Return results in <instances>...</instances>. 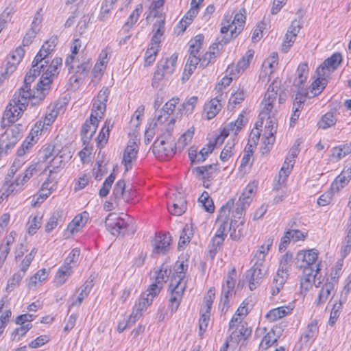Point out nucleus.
<instances>
[{
	"label": "nucleus",
	"instance_id": "a19ab883",
	"mask_svg": "<svg viewBox=\"0 0 351 351\" xmlns=\"http://www.w3.org/2000/svg\"><path fill=\"white\" fill-rule=\"evenodd\" d=\"M112 195L115 199H122L125 202H131L136 197L134 191H125V182L123 180H119L114 186Z\"/></svg>",
	"mask_w": 351,
	"mask_h": 351
},
{
	"label": "nucleus",
	"instance_id": "37998d69",
	"mask_svg": "<svg viewBox=\"0 0 351 351\" xmlns=\"http://www.w3.org/2000/svg\"><path fill=\"white\" fill-rule=\"evenodd\" d=\"M350 180L351 167H345L341 173L335 178L330 187L335 193H339L348 185Z\"/></svg>",
	"mask_w": 351,
	"mask_h": 351
},
{
	"label": "nucleus",
	"instance_id": "0eeeda50",
	"mask_svg": "<svg viewBox=\"0 0 351 351\" xmlns=\"http://www.w3.org/2000/svg\"><path fill=\"white\" fill-rule=\"evenodd\" d=\"M246 22V10L241 8L232 19V14L227 12L224 14L220 23V33H230L229 38L226 39L224 44L236 38L243 30Z\"/></svg>",
	"mask_w": 351,
	"mask_h": 351
},
{
	"label": "nucleus",
	"instance_id": "1a4fd4ad",
	"mask_svg": "<svg viewBox=\"0 0 351 351\" xmlns=\"http://www.w3.org/2000/svg\"><path fill=\"white\" fill-rule=\"evenodd\" d=\"M178 150L171 134H161L153 145L152 152L159 160H165L173 157Z\"/></svg>",
	"mask_w": 351,
	"mask_h": 351
},
{
	"label": "nucleus",
	"instance_id": "412c9836",
	"mask_svg": "<svg viewBox=\"0 0 351 351\" xmlns=\"http://www.w3.org/2000/svg\"><path fill=\"white\" fill-rule=\"evenodd\" d=\"M176 119L167 113L160 112V114L154 117L149 122V127H152L157 132L162 134H171L175 126Z\"/></svg>",
	"mask_w": 351,
	"mask_h": 351
},
{
	"label": "nucleus",
	"instance_id": "338daca9",
	"mask_svg": "<svg viewBox=\"0 0 351 351\" xmlns=\"http://www.w3.org/2000/svg\"><path fill=\"white\" fill-rule=\"evenodd\" d=\"M198 101L199 97L195 95L186 98L181 104L179 112L186 116L191 114L194 112Z\"/></svg>",
	"mask_w": 351,
	"mask_h": 351
},
{
	"label": "nucleus",
	"instance_id": "bf43d9fd",
	"mask_svg": "<svg viewBox=\"0 0 351 351\" xmlns=\"http://www.w3.org/2000/svg\"><path fill=\"white\" fill-rule=\"evenodd\" d=\"M274 243V238L272 237H269L266 238L263 241V243L259 247L258 250L256 251L254 258H256V261L259 263V265H263L265 260V257L269 253L272 245Z\"/></svg>",
	"mask_w": 351,
	"mask_h": 351
},
{
	"label": "nucleus",
	"instance_id": "e433bc0d",
	"mask_svg": "<svg viewBox=\"0 0 351 351\" xmlns=\"http://www.w3.org/2000/svg\"><path fill=\"white\" fill-rule=\"evenodd\" d=\"M236 278L237 270L235 267H232L227 273L224 283L222 285L221 294L223 297V305L225 306L228 305L230 294L235 287Z\"/></svg>",
	"mask_w": 351,
	"mask_h": 351
},
{
	"label": "nucleus",
	"instance_id": "2eb2a0df",
	"mask_svg": "<svg viewBox=\"0 0 351 351\" xmlns=\"http://www.w3.org/2000/svg\"><path fill=\"white\" fill-rule=\"evenodd\" d=\"M204 0H191L190 8L176 24L174 31L178 35H181L192 24L195 18L199 12L200 7Z\"/></svg>",
	"mask_w": 351,
	"mask_h": 351
},
{
	"label": "nucleus",
	"instance_id": "a878e982",
	"mask_svg": "<svg viewBox=\"0 0 351 351\" xmlns=\"http://www.w3.org/2000/svg\"><path fill=\"white\" fill-rule=\"evenodd\" d=\"M234 204L233 198L229 199L227 202L223 205L218 211L217 221L220 223V226L216 232L218 234L227 236L226 229L228 224V219L230 215L231 209Z\"/></svg>",
	"mask_w": 351,
	"mask_h": 351
},
{
	"label": "nucleus",
	"instance_id": "bb28decb",
	"mask_svg": "<svg viewBox=\"0 0 351 351\" xmlns=\"http://www.w3.org/2000/svg\"><path fill=\"white\" fill-rule=\"evenodd\" d=\"M341 62V54L337 52L334 53L317 68L316 73H320L322 76L330 77L331 73L338 68Z\"/></svg>",
	"mask_w": 351,
	"mask_h": 351
},
{
	"label": "nucleus",
	"instance_id": "052dcab7",
	"mask_svg": "<svg viewBox=\"0 0 351 351\" xmlns=\"http://www.w3.org/2000/svg\"><path fill=\"white\" fill-rule=\"evenodd\" d=\"M207 140L208 142L199 150L200 155L203 156L204 161L207 159L208 156L213 152L218 144L221 145L223 143L217 134L213 136L212 138H208Z\"/></svg>",
	"mask_w": 351,
	"mask_h": 351
},
{
	"label": "nucleus",
	"instance_id": "2f4dec72",
	"mask_svg": "<svg viewBox=\"0 0 351 351\" xmlns=\"http://www.w3.org/2000/svg\"><path fill=\"white\" fill-rule=\"evenodd\" d=\"M105 226L106 229L113 235H118L127 229V223L125 220L114 213H111L106 217Z\"/></svg>",
	"mask_w": 351,
	"mask_h": 351
},
{
	"label": "nucleus",
	"instance_id": "5701e85b",
	"mask_svg": "<svg viewBox=\"0 0 351 351\" xmlns=\"http://www.w3.org/2000/svg\"><path fill=\"white\" fill-rule=\"evenodd\" d=\"M254 49H248L236 64L232 63L227 66V71H230L235 77H240L250 67L254 60Z\"/></svg>",
	"mask_w": 351,
	"mask_h": 351
},
{
	"label": "nucleus",
	"instance_id": "dca6fc26",
	"mask_svg": "<svg viewBox=\"0 0 351 351\" xmlns=\"http://www.w3.org/2000/svg\"><path fill=\"white\" fill-rule=\"evenodd\" d=\"M109 93L110 91L106 87H103L98 92L96 97L93 99L90 119L98 122H100L104 119Z\"/></svg>",
	"mask_w": 351,
	"mask_h": 351
},
{
	"label": "nucleus",
	"instance_id": "f8f14e48",
	"mask_svg": "<svg viewBox=\"0 0 351 351\" xmlns=\"http://www.w3.org/2000/svg\"><path fill=\"white\" fill-rule=\"evenodd\" d=\"M27 108V105L19 98L13 99L6 106L3 112L1 127L5 128L12 126L13 123L17 121L23 115Z\"/></svg>",
	"mask_w": 351,
	"mask_h": 351
},
{
	"label": "nucleus",
	"instance_id": "b1692460",
	"mask_svg": "<svg viewBox=\"0 0 351 351\" xmlns=\"http://www.w3.org/2000/svg\"><path fill=\"white\" fill-rule=\"evenodd\" d=\"M278 54L277 52L271 53L263 62L260 71V79L269 82L271 77L275 73L278 67Z\"/></svg>",
	"mask_w": 351,
	"mask_h": 351
},
{
	"label": "nucleus",
	"instance_id": "c9c22d12",
	"mask_svg": "<svg viewBox=\"0 0 351 351\" xmlns=\"http://www.w3.org/2000/svg\"><path fill=\"white\" fill-rule=\"evenodd\" d=\"M222 107L221 95L216 96L204 104L202 114L207 120H211L219 114Z\"/></svg>",
	"mask_w": 351,
	"mask_h": 351
},
{
	"label": "nucleus",
	"instance_id": "473e14b6",
	"mask_svg": "<svg viewBox=\"0 0 351 351\" xmlns=\"http://www.w3.org/2000/svg\"><path fill=\"white\" fill-rule=\"evenodd\" d=\"M171 238L169 234L158 232L156 234L153 241V252L156 254H165L170 250Z\"/></svg>",
	"mask_w": 351,
	"mask_h": 351
},
{
	"label": "nucleus",
	"instance_id": "3c124183",
	"mask_svg": "<svg viewBox=\"0 0 351 351\" xmlns=\"http://www.w3.org/2000/svg\"><path fill=\"white\" fill-rule=\"evenodd\" d=\"M112 128V125L111 124L110 120L106 119L95 138L97 148L102 149L107 144L110 136V132Z\"/></svg>",
	"mask_w": 351,
	"mask_h": 351
},
{
	"label": "nucleus",
	"instance_id": "423d86ee",
	"mask_svg": "<svg viewBox=\"0 0 351 351\" xmlns=\"http://www.w3.org/2000/svg\"><path fill=\"white\" fill-rule=\"evenodd\" d=\"M258 186V181L253 180L243 189L238 200V205L232 213L230 222V230L234 232L238 229L240 232L244 224L245 210L250 206L255 197Z\"/></svg>",
	"mask_w": 351,
	"mask_h": 351
},
{
	"label": "nucleus",
	"instance_id": "39448f33",
	"mask_svg": "<svg viewBox=\"0 0 351 351\" xmlns=\"http://www.w3.org/2000/svg\"><path fill=\"white\" fill-rule=\"evenodd\" d=\"M188 267L187 261H178L174 266V272L169 285L171 295L168 308L171 313L177 311L183 298L186 287L185 276Z\"/></svg>",
	"mask_w": 351,
	"mask_h": 351
},
{
	"label": "nucleus",
	"instance_id": "4d7b16f0",
	"mask_svg": "<svg viewBox=\"0 0 351 351\" xmlns=\"http://www.w3.org/2000/svg\"><path fill=\"white\" fill-rule=\"evenodd\" d=\"M204 42V36L198 34L193 37L189 42V57L199 58V52L202 48Z\"/></svg>",
	"mask_w": 351,
	"mask_h": 351
},
{
	"label": "nucleus",
	"instance_id": "20e7f679",
	"mask_svg": "<svg viewBox=\"0 0 351 351\" xmlns=\"http://www.w3.org/2000/svg\"><path fill=\"white\" fill-rule=\"evenodd\" d=\"M41 154L43 162L47 163L45 170H49L47 178L50 179H58L57 174L72 158V154L69 147H62L57 151L56 145L52 143L43 147Z\"/></svg>",
	"mask_w": 351,
	"mask_h": 351
},
{
	"label": "nucleus",
	"instance_id": "5fc2aeb1",
	"mask_svg": "<svg viewBox=\"0 0 351 351\" xmlns=\"http://www.w3.org/2000/svg\"><path fill=\"white\" fill-rule=\"evenodd\" d=\"M317 77L313 81L309 86V91L311 94L310 97H315L320 95L326 88L329 77L327 76H322L320 73H316Z\"/></svg>",
	"mask_w": 351,
	"mask_h": 351
},
{
	"label": "nucleus",
	"instance_id": "603ef678",
	"mask_svg": "<svg viewBox=\"0 0 351 351\" xmlns=\"http://www.w3.org/2000/svg\"><path fill=\"white\" fill-rule=\"evenodd\" d=\"M92 288L93 285L91 282H86L84 283L78 289V295L77 297L73 296L71 298L69 307L80 306L83 300L88 296Z\"/></svg>",
	"mask_w": 351,
	"mask_h": 351
},
{
	"label": "nucleus",
	"instance_id": "f3484780",
	"mask_svg": "<svg viewBox=\"0 0 351 351\" xmlns=\"http://www.w3.org/2000/svg\"><path fill=\"white\" fill-rule=\"evenodd\" d=\"M260 138L261 137H258L257 141H254V139H253V132L251 131L248 143L244 149V154L241 159L240 165L238 168L239 173L242 176L248 173L252 167L254 150Z\"/></svg>",
	"mask_w": 351,
	"mask_h": 351
},
{
	"label": "nucleus",
	"instance_id": "8fccbe9b",
	"mask_svg": "<svg viewBox=\"0 0 351 351\" xmlns=\"http://www.w3.org/2000/svg\"><path fill=\"white\" fill-rule=\"evenodd\" d=\"M37 252V249L36 247H33L29 253L26 254L24 257L19 254L16 256L15 258L18 263V267L19 268V272L24 275L26 274L32 262L34 261Z\"/></svg>",
	"mask_w": 351,
	"mask_h": 351
},
{
	"label": "nucleus",
	"instance_id": "13d9d810",
	"mask_svg": "<svg viewBox=\"0 0 351 351\" xmlns=\"http://www.w3.org/2000/svg\"><path fill=\"white\" fill-rule=\"evenodd\" d=\"M293 256L291 252L287 251L279 259V267L277 274L289 276L291 268Z\"/></svg>",
	"mask_w": 351,
	"mask_h": 351
},
{
	"label": "nucleus",
	"instance_id": "cd10ccee",
	"mask_svg": "<svg viewBox=\"0 0 351 351\" xmlns=\"http://www.w3.org/2000/svg\"><path fill=\"white\" fill-rule=\"evenodd\" d=\"M169 212L173 215L180 216L186 209V201L183 193L176 192L169 197L167 201Z\"/></svg>",
	"mask_w": 351,
	"mask_h": 351
},
{
	"label": "nucleus",
	"instance_id": "7ed1b4c3",
	"mask_svg": "<svg viewBox=\"0 0 351 351\" xmlns=\"http://www.w3.org/2000/svg\"><path fill=\"white\" fill-rule=\"evenodd\" d=\"M319 250L315 248L301 250L297 252L296 259L301 270L300 279V293L304 297L313 287L315 276L321 270V263H318L315 269L313 265L318 260Z\"/></svg>",
	"mask_w": 351,
	"mask_h": 351
},
{
	"label": "nucleus",
	"instance_id": "393cba45",
	"mask_svg": "<svg viewBox=\"0 0 351 351\" xmlns=\"http://www.w3.org/2000/svg\"><path fill=\"white\" fill-rule=\"evenodd\" d=\"M89 219V213L84 210L76 215L68 223L64 230V235L69 238L81 232Z\"/></svg>",
	"mask_w": 351,
	"mask_h": 351
},
{
	"label": "nucleus",
	"instance_id": "6e6552de",
	"mask_svg": "<svg viewBox=\"0 0 351 351\" xmlns=\"http://www.w3.org/2000/svg\"><path fill=\"white\" fill-rule=\"evenodd\" d=\"M58 43V37L52 36L45 40L42 45L40 49L36 54L32 62V66L25 76L26 82H33L36 78V75L39 73L38 68H42L43 59H46L56 49Z\"/></svg>",
	"mask_w": 351,
	"mask_h": 351
},
{
	"label": "nucleus",
	"instance_id": "4468645a",
	"mask_svg": "<svg viewBox=\"0 0 351 351\" xmlns=\"http://www.w3.org/2000/svg\"><path fill=\"white\" fill-rule=\"evenodd\" d=\"M229 330L230 332L229 339L232 344H243L246 339L251 335L252 329L248 327L246 322H234L230 320Z\"/></svg>",
	"mask_w": 351,
	"mask_h": 351
},
{
	"label": "nucleus",
	"instance_id": "9b49d317",
	"mask_svg": "<svg viewBox=\"0 0 351 351\" xmlns=\"http://www.w3.org/2000/svg\"><path fill=\"white\" fill-rule=\"evenodd\" d=\"M130 140L123 151L121 163L125 171L132 169L135 164L139 150L140 138L138 133L134 132L129 134Z\"/></svg>",
	"mask_w": 351,
	"mask_h": 351
},
{
	"label": "nucleus",
	"instance_id": "de8ad7c7",
	"mask_svg": "<svg viewBox=\"0 0 351 351\" xmlns=\"http://www.w3.org/2000/svg\"><path fill=\"white\" fill-rule=\"evenodd\" d=\"M335 287L330 285L328 282H324L317 293L314 304L317 307L322 306L330 299L331 295H335Z\"/></svg>",
	"mask_w": 351,
	"mask_h": 351
},
{
	"label": "nucleus",
	"instance_id": "a18cd8bd",
	"mask_svg": "<svg viewBox=\"0 0 351 351\" xmlns=\"http://www.w3.org/2000/svg\"><path fill=\"white\" fill-rule=\"evenodd\" d=\"M254 306L252 297H247L240 304L230 320L234 322H245V319Z\"/></svg>",
	"mask_w": 351,
	"mask_h": 351
},
{
	"label": "nucleus",
	"instance_id": "72a5a7b5",
	"mask_svg": "<svg viewBox=\"0 0 351 351\" xmlns=\"http://www.w3.org/2000/svg\"><path fill=\"white\" fill-rule=\"evenodd\" d=\"M300 29L301 27L296 20L291 22L281 44L282 52L287 53L289 51L291 47L294 44Z\"/></svg>",
	"mask_w": 351,
	"mask_h": 351
},
{
	"label": "nucleus",
	"instance_id": "c03bdc74",
	"mask_svg": "<svg viewBox=\"0 0 351 351\" xmlns=\"http://www.w3.org/2000/svg\"><path fill=\"white\" fill-rule=\"evenodd\" d=\"M319 324L317 319H313L308 323L300 337V341L304 344L311 345L319 335Z\"/></svg>",
	"mask_w": 351,
	"mask_h": 351
},
{
	"label": "nucleus",
	"instance_id": "864d4df0",
	"mask_svg": "<svg viewBox=\"0 0 351 351\" xmlns=\"http://www.w3.org/2000/svg\"><path fill=\"white\" fill-rule=\"evenodd\" d=\"M195 133V127L190 126L178 138L176 142L178 150L181 152L187 147L193 141Z\"/></svg>",
	"mask_w": 351,
	"mask_h": 351
},
{
	"label": "nucleus",
	"instance_id": "09e8293b",
	"mask_svg": "<svg viewBox=\"0 0 351 351\" xmlns=\"http://www.w3.org/2000/svg\"><path fill=\"white\" fill-rule=\"evenodd\" d=\"M178 58V54L175 52L169 57L160 59L156 66L171 76L176 70Z\"/></svg>",
	"mask_w": 351,
	"mask_h": 351
},
{
	"label": "nucleus",
	"instance_id": "79ce46f5",
	"mask_svg": "<svg viewBox=\"0 0 351 351\" xmlns=\"http://www.w3.org/2000/svg\"><path fill=\"white\" fill-rule=\"evenodd\" d=\"M351 154V142L332 147L328 155L330 162H338L346 156Z\"/></svg>",
	"mask_w": 351,
	"mask_h": 351
},
{
	"label": "nucleus",
	"instance_id": "4c0bfd02",
	"mask_svg": "<svg viewBox=\"0 0 351 351\" xmlns=\"http://www.w3.org/2000/svg\"><path fill=\"white\" fill-rule=\"evenodd\" d=\"M291 156H287L285 158L279 171L278 182L280 184H284L291 173L295 163V158L298 154V148H292L291 149Z\"/></svg>",
	"mask_w": 351,
	"mask_h": 351
},
{
	"label": "nucleus",
	"instance_id": "c85d7f7f",
	"mask_svg": "<svg viewBox=\"0 0 351 351\" xmlns=\"http://www.w3.org/2000/svg\"><path fill=\"white\" fill-rule=\"evenodd\" d=\"M237 141L235 138H230L223 146L219 158L222 165H226L224 169L228 168L233 162L237 153Z\"/></svg>",
	"mask_w": 351,
	"mask_h": 351
},
{
	"label": "nucleus",
	"instance_id": "f257e3e1",
	"mask_svg": "<svg viewBox=\"0 0 351 351\" xmlns=\"http://www.w3.org/2000/svg\"><path fill=\"white\" fill-rule=\"evenodd\" d=\"M280 86V79L276 77L264 95L260 104L258 120L252 129L254 141H257L262 136L261 150L263 154L269 152L275 142L278 127L276 102Z\"/></svg>",
	"mask_w": 351,
	"mask_h": 351
},
{
	"label": "nucleus",
	"instance_id": "f03ea898",
	"mask_svg": "<svg viewBox=\"0 0 351 351\" xmlns=\"http://www.w3.org/2000/svg\"><path fill=\"white\" fill-rule=\"evenodd\" d=\"M43 67L38 68L39 73L36 77L43 73L36 87L32 90L30 84L24 80V85L19 90V96L25 100H29L32 105H38L49 93L51 84L60 72L62 65V59L60 57H55L49 63L46 59H43ZM42 64V63H40Z\"/></svg>",
	"mask_w": 351,
	"mask_h": 351
},
{
	"label": "nucleus",
	"instance_id": "f704fd0d",
	"mask_svg": "<svg viewBox=\"0 0 351 351\" xmlns=\"http://www.w3.org/2000/svg\"><path fill=\"white\" fill-rule=\"evenodd\" d=\"M247 96V90L241 84L233 88L228 100L227 108L228 110H233L241 106Z\"/></svg>",
	"mask_w": 351,
	"mask_h": 351
},
{
	"label": "nucleus",
	"instance_id": "6e6d98bb",
	"mask_svg": "<svg viewBox=\"0 0 351 351\" xmlns=\"http://www.w3.org/2000/svg\"><path fill=\"white\" fill-rule=\"evenodd\" d=\"M73 273V266H67L62 265L57 270L54 278L53 283L56 287L64 285L69 278Z\"/></svg>",
	"mask_w": 351,
	"mask_h": 351
},
{
	"label": "nucleus",
	"instance_id": "aec40b11",
	"mask_svg": "<svg viewBox=\"0 0 351 351\" xmlns=\"http://www.w3.org/2000/svg\"><path fill=\"white\" fill-rule=\"evenodd\" d=\"M25 55V50L22 47H18L7 57L6 62L2 66L0 74L1 80L8 79L17 69Z\"/></svg>",
	"mask_w": 351,
	"mask_h": 351
},
{
	"label": "nucleus",
	"instance_id": "ddd939ff",
	"mask_svg": "<svg viewBox=\"0 0 351 351\" xmlns=\"http://www.w3.org/2000/svg\"><path fill=\"white\" fill-rule=\"evenodd\" d=\"M247 112L246 110H243L237 116L236 120L228 123L221 128L219 133L217 134L224 143V141L230 135V138H235L237 141V136L243 130L248 122Z\"/></svg>",
	"mask_w": 351,
	"mask_h": 351
},
{
	"label": "nucleus",
	"instance_id": "e2e57ef3",
	"mask_svg": "<svg viewBox=\"0 0 351 351\" xmlns=\"http://www.w3.org/2000/svg\"><path fill=\"white\" fill-rule=\"evenodd\" d=\"M308 65L306 62L300 63L296 69V77L295 82L296 86L302 88L306 83L308 76Z\"/></svg>",
	"mask_w": 351,
	"mask_h": 351
},
{
	"label": "nucleus",
	"instance_id": "69168bd1",
	"mask_svg": "<svg viewBox=\"0 0 351 351\" xmlns=\"http://www.w3.org/2000/svg\"><path fill=\"white\" fill-rule=\"evenodd\" d=\"M43 218V214L39 211L29 217L27 233L30 235L35 234L40 229Z\"/></svg>",
	"mask_w": 351,
	"mask_h": 351
},
{
	"label": "nucleus",
	"instance_id": "7c9ffc66",
	"mask_svg": "<svg viewBox=\"0 0 351 351\" xmlns=\"http://www.w3.org/2000/svg\"><path fill=\"white\" fill-rule=\"evenodd\" d=\"M193 171L197 177L203 180L204 186L208 188V184L206 182L213 180L219 173L220 169L219 163L216 162L197 167Z\"/></svg>",
	"mask_w": 351,
	"mask_h": 351
},
{
	"label": "nucleus",
	"instance_id": "6ab92c4d",
	"mask_svg": "<svg viewBox=\"0 0 351 351\" xmlns=\"http://www.w3.org/2000/svg\"><path fill=\"white\" fill-rule=\"evenodd\" d=\"M58 180L59 179H50L47 178L36 193L33 195L31 206L32 207H37L45 202V201L56 191Z\"/></svg>",
	"mask_w": 351,
	"mask_h": 351
},
{
	"label": "nucleus",
	"instance_id": "a211bd4d",
	"mask_svg": "<svg viewBox=\"0 0 351 351\" xmlns=\"http://www.w3.org/2000/svg\"><path fill=\"white\" fill-rule=\"evenodd\" d=\"M36 316L33 314L23 313L19 315L14 319V323L19 326L11 332L12 341H19L32 328V322Z\"/></svg>",
	"mask_w": 351,
	"mask_h": 351
},
{
	"label": "nucleus",
	"instance_id": "58836bf2",
	"mask_svg": "<svg viewBox=\"0 0 351 351\" xmlns=\"http://www.w3.org/2000/svg\"><path fill=\"white\" fill-rule=\"evenodd\" d=\"M293 308L294 306L291 304L274 308L266 313L265 318L269 322H275L291 315Z\"/></svg>",
	"mask_w": 351,
	"mask_h": 351
},
{
	"label": "nucleus",
	"instance_id": "ea45409f",
	"mask_svg": "<svg viewBox=\"0 0 351 351\" xmlns=\"http://www.w3.org/2000/svg\"><path fill=\"white\" fill-rule=\"evenodd\" d=\"M99 123V122L90 118L85 121L82 125L80 133L82 143H91L93 137L97 130Z\"/></svg>",
	"mask_w": 351,
	"mask_h": 351
},
{
	"label": "nucleus",
	"instance_id": "680f3d73",
	"mask_svg": "<svg viewBox=\"0 0 351 351\" xmlns=\"http://www.w3.org/2000/svg\"><path fill=\"white\" fill-rule=\"evenodd\" d=\"M343 260H339L331 268L329 276L326 278L325 282H328L334 287H337L339 278L342 273Z\"/></svg>",
	"mask_w": 351,
	"mask_h": 351
},
{
	"label": "nucleus",
	"instance_id": "0e129e2a",
	"mask_svg": "<svg viewBox=\"0 0 351 351\" xmlns=\"http://www.w3.org/2000/svg\"><path fill=\"white\" fill-rule=\"evenodd\" d=\"M263 330L266 332L259 343V349L266 350L277 341L278 336L276 335V332L274 328L267 331L266 328H264Z\"/></svg>",
	"mask_w": 351,
	"mask_h": 351
},
{
	"label": "nucleus",
	"instance_id": "49530a36",
	"mask_svg": "<svg viewBox=\"0 0 351 351\" xmlns=\"http://www.w3.org/2000/svg\"><path fill=\"white\" fill-rule=\"evenodd\" d=\"M152 303V299H149L148 297L142 295L139 298L130 315V319H132L133 324L143 316V313L147 309Z\"/></svg>",
	"mask_w": 351,
	"mask_h": 351
},
{
	"label": "nucleus",
	"instance_id": "9d476101",
	"mask_svg": "<svg viewBox=\"0 0 351 351\" xmlns=\"http://www.w3.org/2000/svg\"><path fill=\"white\" fill-rule=\"evenodd\" d=\"M24 164L23 160L15 159L5 177L3 185L12 195L21 192L25 184L19 174L16 176Z\"/></svg>",
	"mask_w": 351,
	"mask_h": 351
},
{
	"label": "nucleus",
	"instance_id": "774afa93",
	"mask_svg": "<svg viewBox=\"0 0 351 351\" xmlns=\"http://www.w3.org/2000/svg\"><path fill=\"white\" fill-rule=\"evenodd\" d=\"M92 180V176L90 172L83 173L73 181V190L77 192L84 189Z\"/></svg>",
	"mask_w": 351,
	"mask_h": 351
},
{
	"label": "nucleus",
	"instance_id": "4be33fe9",
	"mask_svg": "<svg viewBox=\"0 0 351 351\" xmlns=\"http://www.w3.org/2000/svg\"><path fill=\"white\" fill-rule=\"evenodd\" d=\"M20 124L8 126L0 136V145L5 149V154L10 151L20 139Z\"/></svg>",
	"mask_w": 351,
	"mask_h": 351
},
{
	"label": "nucleus",
	"instance_id": "c756f323",
	"mask_svg": "<svg viewBox=\"0 0 351 351\" xmlns=\"http://www.w3.org/2000/svg\"><path fill=\"white\" fill-rule=\"evenodd\" d=\"M262 265L255 262L253 266L247 271L246 279L251 291L256 289L262 282L265 271L261 268Z\"/></svg>",
	"mask_w": 351,
	"mask_h": 351
}]
</instances>
